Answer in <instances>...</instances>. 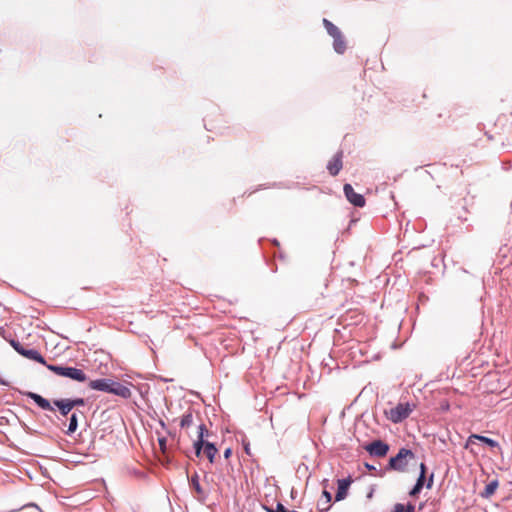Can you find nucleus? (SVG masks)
<instances>
[{
  "mask_svg": "<svg viewBox=\"0 0 512 512\" xmlns=\"http://www.w3.org/2000/svg\"><path fill=\"white\" fill-rule=\"evenodd\" d=\"M208 434H209V431H208L206 425L201 423L198 426V436H197V439L198 440H205V437H207Z\"/></svg>",
  "mask_w": 512,
  "mask_h": 512,
  "instance_id": "5701e85b",
  "label": "nucleus"
},
{
  "mask_svg": "<svg viewBox=\"0 0 512 512\" xmlns=\"http://www.w3.org/2000/svg\"><path fill=\"white\" fill-rule=\"evenodd\" d=\"M272 243H273L274 245H276V246H279V242H278V240H277V239H273Z\"/></svg>",
  "mask_w": 512,
  "mask_h": 512,
  "instance_id": "c9c22d12",
  "label": "nucleus"
},
{
  "mask_svg": "<svg viewBox=\"0 0 512 512\" xmlns=\"http://www.w3.org/2000/svg\"><path fill=\"white\" fill-rule=\"evenodd\" d=\"M419 470H420L419 475H422V474H423L424 476H426V475H427V466H426V464H425L424 462H421V463H420V465H419Z\"/></svg>",
  "mask_w": 512,
  "mask_h": 512,
  "instance_id": "c756f323",
  "label": "nucleus"
},
{
  "mask_svg": "<svg viewBox=\"0 0 512 512\" xmlns=\"http://www.w3.org/2000/svg\"><path fill=\"white\" fill-rule=\"evenodd\" d=\"M0 336H2L4 339H7V332L2 326H0Z\"/></svg>",
  "mask_w": 512,
  "mask_h": 512,
  "instance_id": "2f4dec72",
  "label": "nucleus"
},
{
  "mask_svg": "<svg viewBox=\"0 0 512 512\" xmlns=\"http://www.w3.org/2000/svg\"><path fill=\"white\" fill-rule=\"evenodd\" d=\"M434 484V472H432L428 477L426 476V488L431 489Z\"/></svg>",
  "mask_w": 512,
  "mask_h": 512,
  "instance_id": "cd10ccee",
  "label": "nucleus"
},
{
  "mask_svg": "<svg viewBox=\"0 0 512 512\" xmlns=\"http://www.w3.org/2000/svg\"><path fill=\"white\" fill-rule=\"evenodd\" d=\"M78 428V416L77 414L74 412L70 415L69 417V423H68V428L67 430L65 431V433L67 435H72Z\"/></svg>",
  "mask_w": 512,
  "mask_h": 512,
  "instance_id": "6ab92c4d",
  "label": "nucleus"
},
{
  "mask_svg": "<svg viewBox=\"0 0 512 512\" xmlns=\"http://www.w3.org/2000/svg\"><path fill=\"white\" fill-rule=\"evenodd\" d=\"M164 382H169V381H172V379H167V378H161Z\"/></svg>",
  "mask_w": 512,
  "mask_h": 512,
  "instance_id": "e433bc0d",
  "label": "nucleus"
},
{
  "mask_svg": "<svg viewBox=\"0 0 512 512\" xmlns=\"http://www.w3.org/2000/svg\"><path fill=\"white\" fill-rule=\"evenodd\" d=\"M415 457L414 452L411 449L402 447L398 450L395 456H392L386 466V470H393L398 472H405L408 460Z\"/></svg>",
  "mask_w": 512,
  "mask_h": 512,
  "instance_id": "7ed1b4c3",
  "label": "nucleus"
},
{
  "mask_svg": "<svg viewBox=\"0 0 512 512\" xmlns=\"http://www.w3.org/2000/svg\"><path fill=\"white\" fill-rule=\"evenodd\" d=\"M332 38L334 51L340 55L344 54L347 48V42L342 32H340L339 34L335 35Z\"/></svg>",
  "mask_w": 512,
  "mask_h": 512,
  "instance_id": "4468645a",
  "label": "nucleus"
},
{
  "mask_svg": "<svg viewBox=\"0 0 512 512\" xmlns=\"http://www.w3.org/2000/svg\"><path fill=\"white\" fill-rule=\"evenodd\" d=\"M204 453L208 458L210 463H213L215 460V456L218 453V449L216 445L212 442H206V447L204 448Z\"/></svg>",
  "mask_w": 512,
  "mask_h": 512,
  "instance_id": "f3484780",
  "label": "nucleus"
},
{
  "mask_svg": "<svg viewBox=\"0 0 512 512\" xmlns=\"http://www.w3.org/2000/svg\"><path fill=\"white\" fill-rule=\"evenodd\" d=\"M346 199L355 207L365 206V198L362 194L356 193L351 184L346 183L343 187Z\"/></svg>",
  "mask_w": 512,
  "mask_h": 512,
  "instance_id": "423d86ee",
  "label": "nucleus"
},
{
  "mask_svg": "<svg viewBox=\"0 0 512 512\" xmlns=\"http://www.w3.org/2000/svg\"><path fill=\"white\" fill-rule=\"evenodd\" d=\"M476 440L482 442L490 448H499V443L496 440L479 434H472L468 437L466 448H468L469 445L474 444Z\"/></svg>",
  "mask_w": 512,
  "mask_h": 512,
  "instance_id": "9b49d317",
  "label": "nucleus"
},
{
  "mask_svg": "<svg viewBox=\"0 0 512 512\" xmlns=\"http://www.w3.org/2000/svg\"><path fill=\"white\" fill-rule=\"evenodd\" d=\"M69 403L71 404L72 408L84 406L85 399L84 398H69Z\"/></svg>",
  "mask_w": 512,
  "mask_h": 512,
  "instance_id": "393cba45",
  "label": "nucleus"
},
{
  "mask_svg": "<svg viewBox=\"0 0 512 512\" xmlns=\"http://www.w3.org/2000/svg\"><path fill=\"white\" fill-rule=\"evenodd\" d=\"M389 448V445L380 439L374 440L364 446L368 454L373 457H385L389 452Z\"/></svg>",
  "mask_w": 512,
  "mask_h": 512,
  "instance_id": "39448f33",
  "label": "nucleus"
},
{
  "mask_svg": "<svg viewBox=\"0 0 512 512\" xmlns=\"http://www.w3.org/2000/svg\"><path fill=\"white\" fill-rule=\"evenodd\" d=\"M47 369L58 376L69 378L79 383H85L88 381L86 373L79 368L68 366V365H47Z\"/></svg>",
  "mask_w": 512,
  "mask_h": 512,
  "instance_id": "f03ea898",
  "label": "nucleus"
},
{
  "mask_svg": "<svg viewBox=\"0 0 512 512\" xmlns=\"http://www.w3.org/2000/svg\"><path fill=\"white\" fill-rule=\"evenodd\" d=\"M365 467L369 470V471H375L376 470V467L372 464H369V463H365Z\"/></svg>",
  "mask_w": 512,
  "mask_h": 512,
  "instance_id": "473e14b6",
  "label": "nucleus"
},
{
  "mask_svg": "<svg viewBox=\"0 0 512 512\" xmlns=\"http://www.w3.org/2000/svg\"><path fill=\"white\" fill-rule=\"evenodd\" d=\"M159 445L161 448H165L166 446V439L165 438H159Z\"/></svg>",
  "mask_w": 512,
  "mask_h": 512,
  "instance_id": "72a5a7b5",
  "label": "nucleus"
},
{
  "mask_svg": "<svg viewBox=\"0 0 512 512\" xmlns=\"http://www.w3.org/2000/svg\"><path fill=\"white\" fill-rule=\"evenodd\" d=\"M110 378H99L95 380H89L88 381V387L92 390L101 391V392H110Z\"/></svg>",
  "mask_w": 512,
  "mask_h": 512,
  "instance_id": "ddd939ff",
  "label": "nucleus"
},
{
  "mask_svg": "<svg viewBox=\"0 0 512 512\" xmlns=\"http://www.w3.org/2000/svg\"><path fill=\"white\" fill-rule=\"evenodd\" d=\"M353 482L351 476L338 480L337 492L335 495L336 501L344 500L348 495V489Z\"/></svg>",
  "mask_w": 512,
  "mask_h": 512,
  "instance_id": "1a4fd4ad",
  "label": "nucleus"
},
{
  "mask_svg": "<svg viewBox=\"0 0 512 512\" xmlns=\"http://www.w3.org/2000/svg\"><path fill=\"white\" fill-rule=\"evenodd\" d=\"M24 395L33 400L34 403L42 410L54 411L56 407L62 416L69 415L73 409L69 403V398L54 399L52 405L48 399L44 398L38 393L27 391L24 393Z\"/></svg>",
  "mask_w": 512,
  "mask_h": 512,
  "instance_id": "f257e3e1",
  "label": "nucleus"
},
{
  "mask_svg": "<svg viewBox=\"0 0 512 512\" xmlns=\"http://www.w3.org/2000/svg\"><path fill=\"white\" fill-rule=\"evenodd\" d=\"M498 485H499V483H498V481H497V480H493V481L489 482V483L485 486L484 491H483V492H481V496H482V497H484V498H489V497H491V496L495 493V491H496V489H497Z\"/></svg>",
  "mask_w": 512,
  "mask_h": 512,
  "instance_id": "a211bd4d",
  "label": "nucleus"
},
{
  "mask_svg": "<svg viewBox=\"0 0 512 512\" xmlns=\"http://www.w3.org/2000/svg\"><path fill=\"white\" fill-rule=\"evenodd\" d=\"M190 486L191 488L198 494V500H204L206 498V494L200 485L199 475L195 472L190 478Z\"/></svg>",
  "mask_w": 512,
  "mask_h": 512,
  "instance_id": "2eb2a0df",
  "label": "nucleus"
},
{
  "mask_svg": "<svg viewBox=\"0 0 512 512\" xmlns=\"http://www.w3.org/2000/svg\"><path fill=\"white\" fill-rule=\"evenodd\" d=\"M110 394H114L116 396H119L123 399H129L132 395L131 390L129 387L123 385L119 381L111 379L110 383Z\"/></svg>",
  "mask_w": 512,
  "mask_h": 512,
  "instance_id": "0eeeda50",
  "label": "nucleus"
},
{
  "mask_svg": "<svg viewBox=\"0 0 512 512\" xmlns=\"http://www.w3.org/2000/svg\"><path fill=\"white\" fill-rule=\"evenodd\" d=\"M10 343V345L15 349L17 353L20 354L21 349H24V346L16 339L11 337V334H7V339H5Z\"/></svg>",
  "mask_w": 512,
  "mask_h": 512,
  "instance_id": "4be33fe9",
  "label": "nucleus"
},
{
  "mask_svg": "<svg viewBox=\"0 0 512 512\" xmlns=\"http://www.w3.org/2000/svg\"><path fill=\"white\" fill-rule=\"evenodd\" d=\"M241 443H242V446H243V449H244V452L248 455V456H251V449H250V442L249 440L247 439L246 435L241 433Z\"/></svg>",
  "mask_w": 512,
  "mask_h": 512,
  "instance_id": "b1692460",
  "label": "nucleus"
},
{
  "mask_svg": "<svg viewBox=\"0 0 512 512\" xmlns=\"http://www.w3.org/2000/svg\"><path fill=\"white\" fill-rule=\"evenodd\" d=\"M323 485L325 489L322 491V496L318 502L317 508L320 512H328L331 508L332 494L326 489L328 485L327 479L323 480Z\"/></svg>",
  "mask_w": 512,
  "mask_h": 512,
  "instance_id": "6e6552de",
  "label": "nucleus"
},
{
  "mask_svg": "<svg viewBox=\"0 0 512 512\" xmlns=\"http://www.w3.org/2000/svg\"><path fill=\"white\" fill-rule=\"evenodd\" d=\"M159 423H160V425H161L162 427H165V423H164L162 420H160V422H159Z\"/></svg>",
  "mask_w": 512,
  "mask_h": 512,
  "instance_id": "4c0bfd02",
  "label": "nucleus"
},
{
  "mask_svg": "<svg viewBox=\"0 0 512 512\" xmlns=\"http://www.w3.org/2000/svg\"><path fill=\"white\" fill-rule=\"evenodd\" d=\"M379 475H380V476H383V475H384V472H383L382 470H380Z\"/></svg>",
  "mask_w": 512,
  "mask_h": 512,
  "instance_id": "ea45409f",
  "label": "nucleus"
},
{
  "mask_svg": "<svg viewBox=\"0 0 512 512\" xmlns=\"http://www.w3.org/2000/svg\"><path fill=\"white\" fill-rule=\"evenodd\" d=\"M449 408V404H446L445 406H443V409H448Z\"/></svg>",
  "mask_w": 512,
  "mask_h": 512,
  "instance_id": "58836bf2",
  "label": "nucleus"
},
{
  "mask_svg": "<svg viewBox=\"0 0 512 512\" xmlns=\"http://www.w3.org/2000/svg\"><path fill=\"white\" fill-rule=\"evenodd\" d=\"M412 410H413L412 406L410 405L409 402H405V403L400 402L394 408L390 409V411L388 413V418L393 423H400L409 417Z\"/></svg>",
  "mask_w": 512,
  "mask_h": 512,
  "instance_id": "20e7f679",
  "label": "nucleus"
},
{
  "mask_svg": "<svg viewBox=\"0 0 512 512\" xmlns=\"http://www.w3.org/2000/svg\"><path fill=\"white\" fill-rule=\"evenodd\" d=\"M415 484L421 486V488L426 487V476H424L423 474L419 475Z\"/></svg>",
  "mask_w": 512,
  "mask_h": 512,
  "instance_id": "c85d7f7f",
  "label": "nucleus"
},
{
  "mask_svg": "<svg viewBox=\"0 0 512 512\" xmlns=\"http://www.w3.org/2000/svg\"><path fill=\"white\" fill-rule=\"evenodd\" d=\"M194 423V410L189 407L180 419V427L182 429L189 428Z\"/></svg>",
  "mask_w": 512,
  "mask_h": 512,
  "instance_id": "dca6fc26",
  "label": "nucleus"
},
{
  "mask_svg": "<svg viewBox=\"0 0 512 512\" xmlns=\"http://www.w3.org/2000/svg\"><path fill=\"white\" fill-rule=\"evenodd\" d=\"M231 455H232V449L230 447L226 448L223 453L224 458L228 459L231 457Z\"/></svg>",
  "mask_w": 512,
  "mask_h": 512,
  "instance_id": "7c9ffc66",
  "label": "nucleus"
},
{
  "mask_svg": "<svg viewBox=\"0 0 512 512\" xmlns=\"http://www.w3.org/2000/svg\"><path fill=\"white\" fill-rule=\"evenodd\" d=\"M20 355L29 360H33L37 363H40L46 367H47V365H49L46 362L45 358L42 356V354L36 349L24 347V349H21Z\"/></svg>",
  "mask_w": 512,
  "mask_h": 512,
  "instance_id": "9d476101",
  "label": "nucleus"
},
{
  "mask_svg": "<svg viewBox=\"0 0 512 512\" xmlns=\"http://www.w3.org/2000/svg\"><path fill=\"white\" fill-rule=\"evenodd\" d=\"M399 507H402V512H415L416 507L412 502H408L406 504L398 503Z\"/></svg>",
  "mask_w": 512,
  "mask_h": 512,
  "instance_id": "a878e982",
  "label": "nucleus"
},
{
  "mask_svg": "<svg viewBox=\"0 0 512 512\" xmlns=\"http://www.w3.org/2000/svg\"><path fill=\"white\" fill-rule=\"evenodd\" d=\"M342 169V151L337 152L327 164V170L331 176H336Z\"/></svg>",
  "mask_w": 512,
  "mask_h": 512,
  "instance_id": "f8f14e48",
  "label": "nucleus"
},
{
  "mask_svg": "<svg viewBox=\"0 0 512 512\" xmlns=\"http://www.w3.org/2000/svg\"><path fill=\"white\" fill-rule=\"evenodd\" d=\"M323 25H324L328 35L331 37H334L335 35H337L341 32V30L335 24H333L331 21H329L326 18L323 19Z\"/></svg>",
  "mask_w": 512,
  "mask_h": 512,
  "instance_id": "aec40b11",
  "label": "nucleus"
},
{
  "mask_svg": "<svg viewBox=\"0 0 512 512\" xmlns=\"http://www.w3.org/2000/svg\"><path fill=\"white\" fill-rule=\"evenodd\" d=\"M206 440H196L194 443H193V448H194V451H195V454L197 457H199L202 453V450H204V448L206 447Z\"/></svg>",
  "mask_w": 512,
  "mask_h": 512,
  "instance_id": "412c9836",
  "label": "nucleus"
},
{
  "mask_svg": "<svg viewBox=\"0 0 512 512\" xmlns=\"http://www.w3.org/2000/svg\"><path fill=\"white\" fill-rule=\"evenodd\" d=\"M0 385L10 386V383L0 376Z\"/></svg>",
  "mask_w": 512,
  "mask_h": 512,
  "instance_id": "f704fd0d",
  "label": "nucleus"
},
{
  "mask_svg": "<svg viewBox=\"0 0 512 512\" xmlns=\"http://www.w3.org/2000/svg\"><path fill=\"white\" fill-rule=\"evenodd\" d=\"M422 489L423 488H421V486L414 484V486L409 491V496L410 497L418 496L421 493Z\"/></svg>",
  "mask_w": 512,
  "mask_h": 512,
  "instance_id": "bb28decb",
  "label": "nucleus"
}]
</instances>
